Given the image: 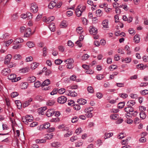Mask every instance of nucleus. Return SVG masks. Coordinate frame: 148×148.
<instances>
[{"instance_id": "nucleus-9", "label": "nucleus", "mask_w": 148, "mask_h": 148, "mask_svg": "<svg viewBox=\"0 0 148 148\" xmlns=\"http://www.w3.org/2000/svg\"><path fill=\"white\" fill-rule=\"evenodd\" d=\"M32 34L31 29L29 28H27L24 34V36L26 37H27Z\"/></svg>"}, {"instance_id": "nucleus-20", "label": "nucleus", "mask_w": 148, "mask_h": 148, "mask_svg": "<svg viewBox=\"0 0 148 148\" xmlns=\"http://www.w3.org/2000/svg\"><path fill=\"white\" fill-rule=\"evenodd\" d=\"M64 62H66L68 64H73L74 62V60L72 58H69L64 61Z\"/></svg>"}, {"instance_id": "nucleus-12", "label": "nucleus", "mask_w": 148, "mask_h": 148, "mask_svg": "<svg viewBox=\"0 0 148 148\" xmlns=\"http://www.w3.org/2000/svg\"><path fill=\"white\" fill-rule=\"evenodd\" d=\"M80 6H78L75 11L76 15L78 17L80 16L82 12L80 10Z\"/></svg>"}, {"instance_id": "nucleus-56", "label": "nucleus", "mask_w": 148, "mask_h": 148, "mask_svg": "<svg viewBox=\"0 0 148 148\" xmlns=\"http://www.w3.org/2000/svg\"><path fill=\"white\" fill-rule=\"evenodd\" d=\"M116 68L117 66L115 65H112L109 67V69L110 71H112L116 69Z\"/></svg>"}, {"instance_id": "nucleus-46", "label": "nucleus", "mask_w": 148, "mask_h": 148, "mask_svg": "<svg viewBox=\"0 0 148 148\" xmlns=\"http://www.w3.org/2000/svg\"><path fill=\"white\" fill-rule=\"evenodd\" d=\"M96 13L97 16H100L101 15L102 11L100 10H98L96 11Z\"/></svg>"}, {"instance_id": "nucleus-29", "label": "nucleus", "mask_w": 148, "mask_h": 148, "mask_svg": "<svg viewBox=\"0 0 148 148\" xmlns=\"http://www.w3.org/2000/svg\"><path fill=\"white\" fill-rule=\"evenodd\" d=\"M139 114L140 118L143 119H145L146 117V115L144 111L140 112Z\"/></svg>"}, {"instance_id": "nucleus-48", "label": "nucleus", "mask_w": 148, "mask_h": 148, "mask_svg": "<svg viewBox=\"0 0 148 148\" xmlns=\"http://www.w3.org/2000/svg\"><path fill=\"white\" fill-rule=\"evenodd\" d=\"M141 94L143 95H145L148 94V90H142L140 92Z\"/></svg>"}, {"instance_id": "nucleus-64", "label": "nucleus", "mask_w": 148, "mask_h": 148, "mask_svg": "<svg viewBox=\"0 0 148 148\" xmlns=\"http://www.w3.org/2000/svg\"><path fill=\"white\" fill-rule=\"evenodd\" d=\"M82 28L81 27H79L76 29V31L78 33H81L82 31Z\"/></svg>"}, {"instance_id": "nucleus-38", "label": "nucleus", "mask_w": 148, "mask_h": 148, "mask_svg": "<svg viewBox=\"0 0 148 148\" xmlns=\"http://www.w3.org/2000/svg\"><path fill=\"white\" fill-rule=\"evenodd\" d=\"M36 142L37 143H45L46 142V140L45 139H37L36 140Z\"/></svg>"}, {"instance_id": "nucleus-7", "label": "nucleus", "mask_w": 148, "mask_h": 148, "mask_svg": "<svg viewBox=\"0 0 148 148\" xmlns=\"http://www.w3.org/2000/svg\"><path fill=\"white\" fill-rule=\"evenodd\" d=\"M54 19V17L51 16L48 18L45 17L43 19V21L47 23H49V22L53 21Z\"/></svg>"}, {"instance_id": "nucleus-23", "label": "nucleus", "mask_w": 148, "mask_h": 148, "mask_svg": "<svg viewBox=\"0 0 148 148\" xmlns=\"http://www.w3.org/2000/svg\"><path fill=\"white\" fill-rule=\"evenodd\" d=\"M29 69L27 67L21 69L19 70V72L21 73H25L28 72Z\"/></svg>"}, {"instance_id": "nucleus-62", "label": "nucleus", "mask_w": 148, "mask_h": 148, "mask_svg": "<svg viewBox=\"0 0 148 148\" xmlns=\"http://www.w3.org/2000/svg\"><path fill=\"white\" fill-rule=\"evenodd\" d=\"M18 94L16 92H13L11 93V96L12 98H14L18 95Z\"/></svg>"}, {"instance_id": "nucleus-63", "label": "nucleus", "mask_w": 148, "mask_h": 148, "mask_svg": "<svg viewBox=\"0 0 148 148\" xmlns=\"http://www.w3.org/2000/svg\"><path fill=\"white\" fill-rule=\"evenodd\" d=\"M115 11L117 15L120 14L121 12L120 9L118 8H115Z\"/></svg>"}, {"instance_id": "nucleus-33", "label": "nucleus", "mask_w": 148, "mask_h": 148, "mask_svg": "<svg viewBox=\"0 0 148 148\" xmlns=\"http://www.w3.org/2000/svg\"><path fill=\"white\" fill-rule=\"evenodd\" d=\"M67 25V24L66 21H63L62 22L61 24L60 25V26L62 28H64Z\"/></svg>"}, {"instance_id": "nucleus-21", "label": "nucleus", "mask_w": 148, "mask_h": 148, "mask_svg": "<svg viewBox=\"0 0 148 148\" xmlns=\"http://www.w3.org/2000/svg\"><path fill=\"white\" fill-rule=\"evenodd\" d=\"M49 28L51 31L53 32L54 31L55 29L54 24L53 23H51L49 26Z\"/></svg>"}, {"instance_id": "nucleus-11", "label": "nucleus", "mask_w": 148, "mask_h": 148, "mask_svg": "<svg viewBox=\"0 0 148 148\" xmlns=\"http://www.w3.org/2000/svg\"><path fill=\"white\" fill-rule=\"evenodd\" d=\"M12 56L10 54H8L5 57L4 61V63L5 64H8L12 58Z\"/></svg>"}, {"instance_id": "nucleus-19", "label": "nucleus", "mask_w": 148, "mask_h": 148, "mask_svg": "<svg viewBox=\"0 0 148 148\" xmlns=\"http://www.w3.org/2000/svg\"><path fill=\"white\" fill-rule=\"evenodd\" d=\"M119 115L116 114H111L110 116V118L112 120H115L119 118Z\"/></svg>"}, {"instance_id": "nucleus-28", "label": "nucleus", "mask_w": 148, "mask_h": 148, "mask_svg": "<svg viewBox=\"0 0 148 148\" xmlns=\"http://www.w3.org/2000/svg\"><path fill=\"white\" fill-rule=\"evenodd\" d=\"M27 46L30 48H32L34 46V43L32 41H28L26 43Z\"/></svg>"}, {"instance_id": "nucleus-45", "label": "nucleus", "mask_w": 148, "mask_h": 148, "mask_svg": "<svg viewBox=\"0 0 148 148\" xmlns=\"http://www.w3.org/2000/svg\"><path fill=\"white\" fill-rule=\"evenodd\" d=\"M78 139V137L77 136H74L71 137L70 138V140L71 142H74Z\"/></svg>"}, {"instance_id": "nucleus-27", "label": "nucleus", "mask_w": 148, "mask_h": 148, "mask_svg": "<svg viewBox=\"0 0 148 148\" xmlns=\"http://www.w3.org/2000/svg\"><path fill=\"white\" fill-rule=\"evenodd\" d=\"M129 106L125 108V111L127 112V114H125V116L127 119L129 118L130 117L129 115Z\"/></svg>"}, {"instance_id": "nucleus-17", "label": "nucleus", "mask_w": 148, "mask_h": 148, "mask_svg": "<svg viewBox=\"0 0 148 148\" xmlns=\"http://www.w3.org/2000/svg\"><path fill=\"white\" fill-rule=\"evenodd\" d=\"M23 40L21 38H17L13 42L14 44H16L17 43L22 42H23Z\"/></svg>"}, {"instance_id": "nucleus-51", "label": "nucleus", "mask_w": 148, "mask_h": 148, "mask_svg": "<svg viewBox=\"0 0 148 148\" xmlns=\"http://www.w3.org/2000/svg\"><path fill=\"white\" fill-rule=\"evenodd\" d=\"M40 83L38 81H37L34 83V86L36 88H38L40 85Z\"/></svg>"}, {"instance_id": "nucleus-13", "label": "nucleus", "mask_w": 148, "mask_h": 148, "mask_svg": "<svg viewBox=\"0 0 148 148\" xmlns=\"http://www.w3.org/2000/svg\"><path fill=\"white\" fill-rule=\"evenodd\" d=\"M77 102L79 104L81 105H84L86 103V101L83 99H78Z\"/></svg>"}, {"instance_id": "nucleus-47", "label": "nucleus", "mask_w": 148, "mask_h": 148, "mask_svg": "<svg viewBox=\"0 0 148 148\" xmlns=\"http://www.w3.org/2000/svg\"><path fill=\"white\" fill-rule=\"evenodd\" d=\"M125 103L124 102H121L119 103L118 106V107L119 108H122L124 106Z\"/></svg>"}, {"instance_id": "nucleus-42", "label": "nucleus", "mask_w": 148, "mask_h": 148, "mask_svg": "<svg viewBox=\"0 0 148 148\" xmlns=\"http://www.w3.org/2000/svg\"><path fill=\"white\" fill-rule=\"evenodd\" d=\"M119 96L120 97L123 99L126 98L128 96V95L127 94L124 93L119 94Z\"/></svg>"}, {"instance_id": "nucleus-18", "label": "nucleus", "mask_w": 148, "mask_h": 148, "mask_svg": "<svg viewBox=\"0 0 148 148\" xmlns=\"http://www.w3.org/2000/svg\"><path fill=\"white\" fill-rule=\"evenodd\" d=\"M56 5V3L53 1H51L48 5V8L50 9L53 8Z\"/></svg>"}, {"instance_id": "nucleus-60", "label": "nucleus", "mask_w": 148, "mask_h": 148, "mask_svg": "<svg viewBox=\"0 0 148 148\" xmlns=\"http://www.w3.org/2000/svg\"><path fill=\"white\" fill-rule=\"evenodd\" d=\"M47 109L46 107H42L39 109V111L40 112H42Z\"/></svg>"}, {"instance_id": "nucleus-44", "label": "nucleus", "mask_w": 148, "mask_h": 148, "mask_svg": "<svg viewBox=\"0 0 148 148\" xmlns=\"http://www.w3.org/2000/svg\"><path fill=\"white\" fill-rule=\"evenodd\" d=\"M47 48L46 47H44L43 49V55L44 56H46L47 53Z\"/></svg>"}, {"instance_id": "nucleus-32", "label": "nucleus", "mask_w": 148, "mask_h": 148, "mask_svg": "<svg viewBox=\"0 0 148 148\" xmlns=\"http://www.w3.org/2000/svg\"><path fill=\"white\" fill-rule=\"evenodd\" d=\"M113 135V134L112 133H106L105 134L104 138L105 139L109 138L111 137Z\"/></svg>"}, {"instance_id": "nucleus-40", "label": "nucleus", "mask_w": 148, "mask_h": 148, "mask_svg": "<svg viewBox=\"0 0 148 148\" xmlns=\"http://www.w3.org/2000/svg\"><path fill=\"white\" fill-rule=\"evenodd\" d=\"M58 93V89L57 88H54L53 91L51 92L50 94L51 95H54Z\"/></svg>"}, {"instance_id": "nucleus-6", "label": "nucleus", "mask_w": 148, "mask_h": 148, "mask_svg": "<svg viewBox=\"0 0 148 148\" xmlns=\"http://www.w3.org/2000/svg\"><path fill=\"white\" fill-rule=\"evenodd\" d=\"M54 111L53 109L48 110L46 113V115L48 117H50L53 116L54 113Z\"/></svg>"}, {"instance_id": "nucleus-5", "label": "nucleus", "mask_w": 148, "mask_h": 148, "mask_svg": "<svg viewBox=\"0 0 148 148\" xmlns=\"http://www.w3.org/2000/svg\"><path fill=\"white\" fill-rule=\"evenodd\" d=\"M11 71L10 69L9 68H6L3 70L1 71V73L3 75H7Z\"/></svg>"}, {"instance_id": "nucleus-24", "label": "nucleus", "mask_w": 148, "mask_h": 148, "mask_svg": "<svg viewBox=\"0 0 148 148\" xmlns=\"http://www.w3.org/2000/svg\"><path fill=\"white\" fill-rule=\"evenodd\" d=\"M132 59L130 57H127L125 58H123L122 59V62H125V63H129L131 61Z\"/></svg>"}, {"instance_id": "nucleus-49", "label": "nucleus", "mask_w": 148, "mask_h": 148, "mask_svg": "<svg viewBox=\"0 0 148 148\" xmlns=\"http://www.w3.org/2000/svg\"><path fill=\"white\" fill-rule=\"evenodd\" d=\"M104 77L103 75L99 74L96 76V78L99 80L102 79Z\"/></svg>"}, {"instance_id": "nucleus-34", "label": "nucleus", "mask_w": 148, "mask_h": 148, "mask_svg": "<svg viewBox=\"0 0 148 148\" xmlns=\"http://www.w3.org/2000/svg\"><path fill=\"white\" fill-rule=\"evenodd\" d=\"M90 57L87 54H85L83 55L82 57V59L83 60H85L87 59Z\"/></svg>"}, {"instance_id": "nucleus-58", "label": "nucleus", "mask_w": 148, "mask_h": 148, "mask_svg": "<svg viewBox=\"0 0 148 148\" xmlns=\"http://www.w3.org/2000/svg\"><path fill=\"white\" fill-rule=\"evenodd\" d=\"M72 132L71 131H69L67 133H66L64 135V136L65 137H69L72 134Z\"/></svg>"}, {"instance_id": "nucleus-10", "label": "nucleus", "mask_w": 148, "mask_h": 148, "mask_svg": "<svg viewBox=\"0 0 148 148\" xmlns=\"http://www.w3.org/2000/svg\"><path fill=\"white\" fill-rule=\"evenodd\" d=\"M33 100L31 98H29L28 100L24 102L23 104V107L25 108L29 106L30 103V102L32 101Z\"/></svg>"}, {"instance_id": "nucleus-41", "label": "nucleus", "mask_w": 148, "mask_h": 148, "mask_svg": "<svg viewBox=\"0 0 148 148\" xmlns=\"http://www.w3.org/2000/svg\"><path fill=\"white\" fill-rule=\"evenodd\" d=\"M21 86L22 89H25L28 86V84L27 82L23 83L22 84Z\"/></svg>"}, {"instance_id": "nucleus-52", "label": "nucleus", "mask_w": 148, "mask_h": 148, "mask_svg": "<svg viewBox=\"0 0 148 148\" xmlns=\"http://www.w3.org/2000/svg\"><path fill=\"white\" fill-rule=\"evenodd\" d=\"M53 133H51L48 134L46 136V138L48 139H50L53 137Z\"/></svg>"}, {"instance_id": "nucleus-39", "label": "nucleus", "mask_w": 148, "mask_h": 148, "mask_svg": "<svg viewBox=\"0 0 148 148\" xmlns=\"http://www.w3.org/2000/svg\"><path fill=\"white\" fill-rule=\"evenodd\" d=\"M15 103L16 104L17 108L18 109H20L21 108L22 104L20 101H15Z\"/></svg>"}, {"instance_id": "nucleus-30", "label": "nucleus", "mask_w": 148, "mask_h": 148, "mask_svg": "<svg viewBox=\"0 0 148 148\" xmlns=\"http://www.w3.org/2000/svg\"><path fill=\"white\" fill-rule=\"evenodd\" d=\"M50 84V80L49 79H47L44 81L41 85V86H47Z\"/></svg>"}, {"instance_id": "nucleus-31", "label": "nucleus", "mask_w": 148, "mask_h": 148, "mask_svg": "<svg viewBox=\"0 0 148 148\" xmlns=\"http://www.w3.org/2000/svg\"><path fill=\"white\" fill-rule=\"evenodd\" d=\"M135 104V102L133 101H129L127 103V106L129 107L132 106Z\"/></svg>"}, {"instance_id": "nucleus-15", "label": "nucleus", "mask_w": 148, "mask_h": 148, "mask_svg": "<svg viewBox=\"0 0 148 148\" xmlns=\"http://www.w3.org/2000/svg\"><path fill=\"white\" fill-rule=\"evenodd\" d=\"M60 143L58 142H54L51 144V146L53 147H58L61 146Z\"/></svg>"}, {"instance_id": "nucleus-57", "label": "nucleus", "mask_w": 148, "mask_h": 148, "mask_svg": "<svg viewBox=\"0 0 148 148\" xmlns=\"http://www.w3.org/2000/svg\"><path fill=\"white\" fill-rule=\"evenodd\" d=\"M50 126V124L49 123H46L44 124L43 127L45 129H47Z\"/></svg>"}, {"instance_id": "nucleus-50", "label": "nucleus", "mask_w": 148, "mask_h": 148, "mask_svg": "<svg viewBox=\"0 0 148 148\" xmlns=\"http://www.w3.org/2000/svg\"><path fill=\"white\" fill-rule=\"evenodd\" d=\"M13 58L15 60H18L21 59V57L19 54H15Z\"/></svg>"}, {"instance_id": "nucleus-35", "label": "nucleus", "mask_w": 148, "mask_h": 148, "mask_svg": "<svg viewBox=\"0 0 148 148\" xmlns=\"http://www.w3.org/2000/svg\"><path fill=\"white\" fill-rule=\"evenodd\" d=\"M82 130L81 127H79L75 131V133L77 134L78 135L81 133L82 132Z\"/></svg>"}, {"instance_id": "nucleus-16", "label": "nucleus", "mask_w": 148, "mask_h": 148, "mask_svg": "<svg viewBox=\"0 0 148 148\" xmlns=\"http://www.w3.org/2000/svg\"><path fill=\"white\" fill-rule=\"evenodd\" d=\"M137 69H139L140 70H143L147 68V65H144L143 64H141L136 65Z\"/></svg>"}, {"instance_id": "nucleus-4", "label": "nucleus", "mask_w": 148, "mask_h": 148, "mask_svg": "<svg viewBox=\"0 0 148 148\" xmlns=\"http://www.w3.org/2000/svg\"><path fill=\"white\" fill-rule=\"evenodd\" d=\"M89 31L90 34L94 35H96L97 33V29L93 26L90 27Z\"/></svg>"}, {"instance_id": "nucleus-2", "label": "nucleus", "mask_w": 148, "mask_h": 148, "mask_svg": "<svg viewBox=\"0 0 148 148\" xmlns=\"http://www.w3.org/2000/svg\"><path fill=\"white\" fill-rule=\"evenodd\" d=\"M31 11L34 13H36L38 10L37 5L35 3H32L30 5Z\"/></svg>"}, {"instance_id": "nucleus-37", "label": "nucleus", "mask_w": 148, "mask_h": 148, "mask_svg": "<svg viewBox=\"0 0 148 148\" xmlns=\"http://www.w3.org/2000/svg\"><path fill=\"white\" fill-rule=\"evenodd\" d=\"M58 93L60 94H62L64 93L66 91L65 88H61L59 89H58Z\"/></svg>"}, {"instance_id": "nucleus-22", "label": "nucleus", "mask_w": 148, "mask_h": 148, "mask_svg": "<svg viewBox=\"0 0 148 148\" xmlns=\"http://www.w3.org/2000/svg\"><path fill=\"white\" fill-rule=\"evenodd\" d=\"M16 75L14 74H11L10 75H8V78L12 80V81L13 82H13V80H14V79H15L16 77Z\"/></svg>"}, {"instance_id": "nucleus-1", "label": "nucleus", "mask_w": 148, "mask_h": 148, "mask_svg": "<svg viewBox=\"0 0 148 148\" xmlns=\"http://www.w3.org/2000/svg\"><path fill=\"white\" fill-rule=\"evenodd\" d=\"M93 110V108L92 107H88L86 108L84 110V112L86 113L85 116L87 118L91 117L93 116V114L91 112Z\"/></svg>"}, {"instance_id": "nucleus-43", "label": "nucleus", "mask_w": 148, "mask_h": 148, "mask_svg": "<svg viewBox=\"0 0 148 148\" xmlns=\"http://www.w3.org/2000/svg\"><path fill=\"white\" fill-rule=\"evenodd\" d=\"M87 90L88 92L90 93H92L94 92V90L92 86H88L87 88Z\"/></svg>"}, {"instance_id": "nucleus-25", "label": "nucleus", "mask_w": 148, "mask_h": 148, "mask_svg": "<svg viewBox=\"0 0 148 148\" xmlns=\"http://www.w3.org/2000/svg\"><path fill=\"white\" fill-rule=\"evenodd\" d=\"M134 41L136 43H138L140 42V38L138 35H136L134 37Z\"/></svg>"}, {"instance_id": "nucleus-26", "label": "nucleus", "mask_w": 148, "mask_h": 148, "mask_svg": "<svg viewBox=\"0 0 148 148\" xmlns=\"http://www.w3.org/2000/svg\"><path fill=\"white\" fill-rule=\"evenodd\" d=\"M39 65L38 63H37L36 62H34L32 63L31 65V68L32 70H34Z\"/></svg>"}, {"instance_id": "nucleus-14", "label": "nucleus", "mask_w": 148, "mask_h": 148, "mask_svg": "<svg viewBox=\"0 0 148 148\" xmlns=\"http://www.w3.org/2000/svg\"><path fill=\"white\" fill-rule=\"evenodd\" d=\"M36 80V78L34 76H31L27 78V81L29 83L34 82Z\"/></svg>"}, {"instance_id": "nucleus-36", "label": "nucleus", "mask_w": 148, "mask_h": 148, "mask_svg": "<svg viewBox=\"0 0 148 148\" xmlns=\"http://www.w3.org/2000/svg\"><path fill=\"white\" fill-rule=\"evenodd\" d=\"M55 103V101L53 100H49L47 102V105L51 106L53 105Z\"/></svg>"}, {"instance_id": "nucleus-3", "label": "nucleus", "mask_w": 148, "mask_h": 148, "mask_svg": "<svg viewBox=\"0 0 148 148\" xmlns=\"http://www.w3.org/2000/svg\"><path fill=\"white\" fill-rule=\"evenodd\" d=\"M67 99L65 96H62L59 97L58 99V102L60 103L63 104L67 101Z\"/></svg>"}, {"instance_id": "nucleus-55", "label": "nucleus", "mask_w": 148, "mask_h": 148, "mask_svg": "<svg viewBox=\"0 0 148 148\" xmlns=\"http://www.w3.org/2000/svg\"><path fill=\"white\" fill-rule=\"evenodd\" d=\"M78 119V117L75 116L72 119L71 121L73 123H75L77 121Z\"/></svg>"}, {"instance_id": "nucleus-53", "label": "nucleus", "mask_w": 148, "mask_h": 148, "mask_svg": "<svg viewBox=\"0 0 148 148\" xmlns=\"http://www.w3.org/2000/svg\"><path fill=\"white\" fill-rule=\"evenodd\" d=\"M22 45L21 44H19L18 45H16L12 47V48L14 49H18L21 47Z\"/></svg>"}, {"instance_id": "nucleus-8", "label": "nucleus", "mask_w": 148, "mask_h": 148, "mask_svg": "<svg viewBox=\"0 0 148 148\" xmlns=\"http://www.w3.org/2000/svg\"><path fill=\"white\" fill-rule=\"evenodd\" d=\"M102 24L103 29L105 30L108 28V20H104L103 21Z\"/></svg>"}, {"instance_id": "nucleus-54", "label": "nucleus", "mask_w": 148, "mask_h": 148, "mask_svg": "<svg viewBox=\"0 0 148 148\" xmlns=\"http://www.w3.org/2000/svg\"><path fill=\"white\" fill-rule=\"evenodd\" d=\"M73 108L75 110H78L80 109L81 107L78 104H76L74 105Z\"/></svg>"}, {"instance_id": "nucleus-61", "label": "nucleus", "mask_w": 148, "mask_h": 148, "mask_svg": "<svg viewBox=\"0 0 148 148\" xmlns=\"http://www.w3.org/2000/svg\"><path fill=\"white\" fill-rule=\"evenodd\" d=\"M38 125V123L36 122H34L30 124V126L31 127H34Z\"/></svg>"}, {"instance_id": "nucleus-59", "label": "nucleus", "mask_w": 148, "mask_h": 148, "mask_svg": "<svg viewBox=\"0 0 148 148\" xmlns=\"http://www.w3.org/2000/svg\"><path fill=\"white\" fill-rule=\"evenodd\" d=\"M62 62V61L60 59H57L55 60V62L56 64L59 65L61 64Z\"/></svg>"}]
</instances>
